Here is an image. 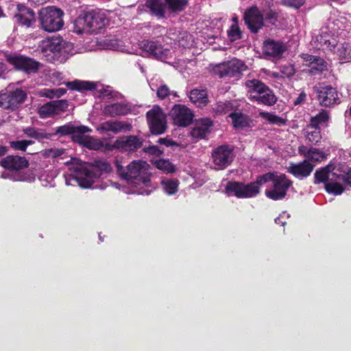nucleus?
I'll use <instances>...</instances> for the list:
<instances>
[{
	"label": "nucleus",
	"instance_id": "774afa93",
	"mask_svg": "<svg viewBox=\"0 0 351 351\" xmlns=\"http://www.w3.org/2000/svg\"><path fill=\"white\" fill-rule=\"evenodd\" d=\"M48 0H32V1L38 3V4H43L47 2Z\"/></svg>",
	"mask_w": 351,
	"mask_h": 351
},
{
	"label": "nucleus",
	"instance_id": "aec40b11",
	"mask_svg": "<svg viewBox=\"0 0 351 351\" xmlns=\"http://www.w3.org/2000/svg\"><path fill=\"white\" fill-rule=\"evenodd\" d=\"M171 117L174 124L180 127L189 125L193 120L191 110L183 105H176L171 110Z\"/></svg>",
	"mask_w": 351,
	"mask_h": 351
},
{
	"label": "nucleus",
	"instance_id": "8fccbe9b",
	"mask_svg": "<svg viewBox=\"0 0 351 351\" xmlns=\"http://www.w3.org/2000/svg\"><path fill=\"white\" fill-rule=\"evenodd\" d=\"M337 182H345L346 184L351 186V168L344 173L338 175Z\"/></svg>",
	"mask_w": 351,
	"mask_h": 351
},
{
	"label": "nucleus",
	"instance_id": "f8f14e48",
	"mask_svg": "<svg viewBox=\"0 0 351 351\" xmlns=\"http://www.w3.org/2000/svg\"><path fill=\"white\" fill-rule=\"evenodd\" d=\"M8 62L14 66L18 71H21L27 74L35 73L38 69L40 64L34 60L22 55H9L6 57Z\"/></svg>",
	"mask_w": 351,
	"mask_h": 351
},
{
	"label": "nucleus",
	"instance_id": "de8ad7c7",
	"mask_svg": "<svg viewBox=\"0 0 351 351\" xmlns=\"http://www.w3.org/2000/svg\"><path fill=\"white\" fill-rule=\"evenodd\" d=\"M227 36L230 42H235L241 38V30L239 25H230V29L227 30Z\"/></svg>",
	"mask_w": 351,
	"mask_h": 351
},
{
	"label": "nucleus",
	"instance_id": "a878e982",
	"mask_svg": "<svg viewBox=\"0 0 351 351\" xmlns=\"http://www.w3.org/2000/svg\"><path fill=\"white\" fill-rule=\"evenodd\" d=\"M316 41L324 49L333 51L337 45V39L334 34H331L328 27L321 29L320 34L316 36Z\"/></svg>",
	"mask_w": 351,
	"mask_h": 351
},
{
	"label": "nucleus",
	"instance_id": "dca6fc26",
	"mask_svg": "<svg viewBox=\"0 0 351 351\" xmlns=\"http://www.w3.org/2000/svg\"><path fill=\"white\" fill-rule=\"evenodd\" d=\"M90 132L91 130L89 128H82L71 132L69 135H71V139L76 143L90 149L97 150L101 147V143L99 140L90 136L88 134Z\"/></svg>",
	"mask_w": 351,
	"mask_h": 351
},
{
	"label": "nucleus",
	"instance_id": "5fc2aeb1",
	"mask_svg": "<svg viewBox=\"0 0 351 351\" xmlns=\"http://www.w3.org/2000/svg\"><path fill=\"white\" fill-rule=\"evenodd\" d=\"M263 18H265V19H266V21H268V23L271 24V25H275V24H276L277 14L276 12L271 10L267 12L266 14L263 15Z\"/></svg>",
	"mask_w": 351,
	"mask_h": 351
},
{
	"label": "nucleus",
	"instance_id": "0e129e2a",
	"mask_svg": "<svg viewBox=\"0 0 351 351\" xmlns=\"http://www.w3.org/2000/svg\"><path fill=\"white\" fill-rule=\"evenodd\" d=\"M7 152V148L5 146L0 145V156L5 155Z\"/></svg>",
	"mask_w": 351,
	"mask_h": 351
},
{
	"label": "nucleus",
	"instance_id": "a211bd4d",
	"mask_svg": "<svg viewBox=\"0 0 351 351\" xmlns=\"http://www.w3.org/2000/svg\"><path fill=\"white\" fill-rule=\"evenodd\" d=\"M64 45H72V43L63 40L60 36H53L41 40L39 49L44 58L51 59V53Z\"/></svg>",
	"mask_w": 351,
	"mask_h": 351
},
{
	"label": "nucleus",
	"instance_id": "6ab92c4d",
	"mask_svg": "<svg viewBox=\"0 0 351 351\" xmlns=\"http://www.w3.org/2000/svg\"><path fill=\"white\" fill-rule=\"evenodd\" d=\"M67 101L65 99L55 100L47 102L41 106L38 110V114L42 119H45L56 114H59L66 110Z\"/></svg>",
	"mask_w": 351,
	"mask_h": 351
},
{
	"label": "nucleus",
	"instance_id": "13d9d810",
	"mask_svg": "<svg viewBox=\"0 0 351 351\" xmlns=\"http://www.w3.org/2000/svg\"><path fill=\"white\" fill-rule=\"evenodd\" d=\"M300 58L302 60H304V62L307 63L315 62L317 60H323L317 56H313L308 53H303L300 55Z\"/></svg>",
	"mask_w": 351,
	"mask_h": 351
},
{
	"label": "nucleus",
	"instance_id": "603ef678",
	"mask_svg": "<svg viewBox=\"0 0 351 351\" xmlns=\"http://www.w3.org/2000/svg\"><path fill=\"white\" fill-rule=\"evenodd\" d=\"M282 5L288 8H293L295 9H299L302 5H304L303 0H284L282 1Z\"/></svg>",
	"mask_w": 351,
	"mask_h": 351
},
{
	"label": "nucleus",
	"instance_id": "3c124183",
	"mask_svg": "<svg viewBox=\"0 0 351 351\" xmlns=\"http://www.w3.org/2000/svg\"><path fill=\"white\" fill-rule=\"evenodd\" d=\"M170 95V90L165 84H162L157 88V97L164 99Z\"/></svg>",
	"mask_w": 351,
	"mask_h": 351
},
{
	"label": "nucleus",
	"instance_id": "c85d7f7f",
	"mask_svg": "<svg viewBox=\"0 0 351 351\" xmlns=\"http://www.w3.org/2000/svg\"><path fill=\"white\" fill-rule=\"evenodd\" d=\"M19 14H16L17 22L22 26L29 27L35 23V15L32 10L23 5H19Z\"/></svg>",
	"mask_w": 351,
	"mask_h": 351
},
{
	"label": "nucleus",
	"instance_id": "6e6552de",
	"mask_svg": "<svg viewBox=\"0 0 351 351\" xmlns=\"http://www.w3.org/2000/svg\"><path fill=\"white\" fill-rule=\"evenodd\" d=\"M1 166L8 171L1 173V178L10 179L14 182H21L24 178L17 171L26 168L27 161L24 157L8 156L1 160Z\"/></svg>",
	"mask_w": 351,
	"mask_h": 351
},
{
	"label": "nucleus",
	"instance_id": "ea45409f",
	"mask_svg": "<svg viewBox=\"0 0 351 351\" xmlns=\"http://www.w3.org/2000/svg\"><path fill=\"white\" fill-rule=\"evenodd\" d=\"M188 1L186 0H166L167 7L171 12H179L184 10Z\"/></svg>",
	"mask_w": 351,
	"mask_h": 351
},
{
	"label": "nucleus",
	"instance_id": "c03bdc74",
	"mask_svg": "<svg viewBox=\"0 0 351 351\" xmlns=\"http://www.w3.org/2000/svg\"><path fill=\"white\" fill-rule=\"evenodd\" d=\"M310 67V73L315 74L326 70V62L324 60H317V62H308Z\"/></svg>",
	"mask_w": 351,
	"mask_h": 351
},
{
	"label": "nucleus",
	"instance_id": "2eb2a0df",
	"mask_svg": "<svg viewBox=\"0 0 351 351\" xmlns=\"http://www.w3.org/2000/svg\"><path fill=\"white\" fill-rule=\"evenodd\" d=\"M244 23L251 33L256 34L264 27V17L258 7L252 5L244 12Z\"/></svg>",
	"mask_w": 351,
	"mask_h": 351
},
{
	"label": "nucleus",
	"instance_id": "f3484780",
	"mask_svg": "<svg viewBox=\"0 0 351 351\" xmlns=\"http://www.w3.org/2000/svg\"><path fill=\"white\" fill-rule=\"evenodd\" d=\"M232 149L227 145L219 146L211 153L213 163L216 169H223L228 166L232 161Z\"/></svg>",
	"mask_w": 351,
	"mask_h": 351
},
{
	"label": "nucleus",
	"instance_id": "bb28decb",
	"mask_svg": "<svg viewBox=\"0 0 351 351\" xmlns=\"http://www.w3.org/2000/svg\"><path fill=\"white\" fill-rule=\"evenodd\" d=\"M75 54V48L73 44H66L61 47L60 49L53 51L51 54L52 59H45L47 62L56 64L64 63L66 61L67 58Z\"/></svg>",
	"mask_w": 351,
	"mask_h": 351
},
{
	"label": "nucleus",
	"instance_id": "49530a36",
	"mask_svg": "<svg viewBox=\"0 0 351 351\" xmlns=\"http://www.w3.org/2000/svg\"><path fill=\"white\" fill-rule=\"evenodd\" d=\"M23 134H26L27 136L33 138L37 140H43L46 138V134L39 132L36 128L27 127L23 128Z\"/></svg>",
	"mask_w": 351,
	"mask_h": 351
},
{
	"label": "nucleus",
	"instance_id": "a18cd8bd",
	"mask_svg": "<svg viewBox=\"0 0 351 351\" xmlns=\"http://www.w3.org/2000/svg\"><path fill=\"white\" fill-rule=\"evenodd\" d=\"M155 165H156L157 169H159L166 173H171L175 171V169H173V165H172L171 162H170L168 160H158L156 162H155Z\"/></svg>",
	"mask_w": 351,
	"mask_h": 351
},
{
	"label": "nucleus",
	"instance_id": "9d476101",
	"mask_svg": "<svg viewBox=\"0 0 351 351\" xmlns=\"http://www.w3.org/2000/svg\"><path fill=\"white\" fill-rule=\"evenodd\" d=\"M147 125L150 128L151 134L160 135L164 134L167 130V116L158 106H154L150 110L146 112Z\"/></svg>",
	"mask_w": 351,
	"mask_h": 351
},
{
	"label": "nucleus",
	"instance_id": "4be33fe9",
	"mask_svg": "<svg viewBox=\"0 0 351 351\" xmlns=\"http://www.w3.org/2000/svg\"><path fill=\"white\" fill-rule=\"evenodd\" d=\"M286 51V45L279 40L267 39L263 43V54L267 57L278 60Z\"/></svg>",
	"mask_w": 351,
	"mask_h": 351
},
{
	"label": "nucleus",
	"instance_id": "09e8293b",
	"mask_svg": "<svg viewBox=\"0 0 351 351\" xmlns=\"http://www.w3.org/2000/svg\"><path fill=\"white\" fill-rule=\"evenodd\" d=\"M32 144V141L21 140L17 141H11L10 147L16 150L25 152L27 149V146L31 145Z\"/></svg>",
	"mask_w": 351,
	"mask_h": 351
},
{
	"label": "nucleus",
	"instance_id": "c756f323",
	"mask_svg": "<svg viewBox=\"0 0 351 351\" xmlns=\"http://www.w3.org/2000/svg\"><path fill=\"white\" fill-rule=\"evenodd\" d=\"M329 122V112L321 110L317 114L310 118L309 125L306 128H324L328 126Z\"/></svg>",
	"mask_w": 351,
	"mask_h": 351
},
{
	"label": "nucleus",
	"instance_id": "4468645a",
	"mask_svg": "<svg viewBox=\"0 0 351 351\" xmlns=\"http://www.w3.org/2000/svg\"><path fill=\"white\" fill-rule=\"evenodd\" d=\"M316 98L320 106L324 108H332L340 104L339 93L331 86H320L316 88Z\"/></svg>",
	"mask_w": 351,
	"mask_h": 351
},
{
	"label": "nucleus",
	"instance_id": "2f4dec72",
	"mask_svg": "<svg viewBox=\"0 0 351 351\" xmlns=\"http://www.w3.org/2000/svg\"><path fill=\"white\" fill-rule=\"evenodd\" d=\"M247 98L252 101H256L265 106H270L276 103V97L272 92L265 93L248 94Z\"/></svg>",
	"mask_w": 351,
	"mask_h": 351
},
{
	"label": "nucleus",
	"instance_id": "423d86ee",
	"mask_svg": "<svg viewBox=\"0 0 351 351\" xmlns=\"http://www.w3.org/2000/svg\"><path fill=\"white\" fill-rule=\"evenodd\" d=\"M338 175L334 172V166L330 164L315 171L314 174L315 184L324 183L327 193L339 195L343 191V188L339 182L336 181Z\"/></svg>",
	"mask_w": 351,
	"mask_h": 351
},
{
	"label": "nucleus",
	"instance_id": "473e14b6",
	"mask_svg": "<svg viewBox=\"0 0 351 351\" xmlns=\"http://www.w3.org/2000/svg\"><path fill=\"white\" fill-rule=\"evenodd\" d=\"M127 113V106L121 103L110 104L106 105L104 109H103V114L110 117L125 115Z\"/></svg>",
	"mask_w": 351,
	"mask_h": 351
},
{
	"label": "nucleus",
	"instance_id": "b1692460",
	"mask_svg": "<svg viewBox=\"0 0 351 351\" xmlns=\"http://www.w3.org/2000/svg\"><path fill=\"white\" fill-rule=\"evenodd\" d=\"M212 121L208 118H201L196 121L191 130V136L196 140L204 139L211 130Z\"/></svg>",
	"mask_w": 351,
	"mask_h": 351
},
{
	"label": "nucleus",
	"instance_id": "39448f33",
	"mask_svg": "<svg viewBox=\"0 0 351 351\" xmlns=\"http://www.w3.org/2000/svg\"><path fill=\"white\" fill-rule=\"evenodd\" d=\"M105 25V15L100 11L91 10L81 14L73 23V32L82 34L91 33Z\"/></svg>",
	"mask_w": 351,
	"mask_h": 351
},
{
	"label": "nucleus",
	"instance_id": "69168bd1",
	"mask_svg": "<svg viewBox=\"0 0 351 351\" xmlns=\"http://www.w3.org/2000/svg\"><path fill=\"white\" fill-rule=\"evenodd\" d=\"M6 70V68L5 67V65L0 62V76H1L3 73H5V71Z\"/></svg>",
	"mask_w": 351,
	"mask_h": 351
},
{
	"label": "nucleus",
	"instance_id": "f257e3e1",
	"mask_svg": "<svg viewBox=\"0 0 351 351\" xmlns=\"http://www.w3.org/2000/svg\"><path fill=\"white\" fill-rule=\"evenodd\" d=\"M111 171V166L104 160H96L90 165H77L74 173L66 175V184L77 185L83 189H99L103 190L104 186L94 184L95 180L101 177L104 173Z\"/></svg>",
	"mask_w": 351,
	"mask_h": 351
},
{
	"label": "nucleus",
	"instance_id": "79ce46f5",
	"mask_svg": "<svg viewBox=\"0 0 351 351\" xmlns=\"http://www.w3.org/2000/svg\"><path fill=\"white\" fill-rule=\"evenodd\" d=\"M82 128H88L85 125H75L72 123H66L56 128V134L61 136L69 135Z\"/></svg>",
	"mask_w": 351,
	"mask_h": 351
},
{
	"label": "nucleus",
	"instance_id": "1a4fd4ad",
	"mask_svg": "<svg viewBox=\"0 0 351 351\" xmlns=\"http://www.w3.org/2000/svg\"><path fill=\"white\" fill-rule=\"evenodd\" d=\"M226 193L239 199L254 197L259 193V185L254 182L245 184L241 182H230L226 185Z\"/></svg>",
	"mask_w": 351,
	"mask_h": 351
},
{
	"label": "nucleus",
	"instance_id": "f03ea898",
	"mask_svg": "<svg viewBox=\"0 0 351 351\" xmlns=\"http://www.w3.org/2000/svg\"><path fill=\"white\" fill-rule=\"evenodd\" d=\"M176 44L183 48L189 47L191 46V35L186 32H182L178 35L169 34V36L162 38V41L144 40L141 43V49L152 58L167 62L172 58L171 48Z\"/></svg>",
	"mask_w": 351,
	"mask_h": 351
},
{
	"label": "nucleus",
	"instance_id": "680f3d73",
	"mask_svg": "<svg viewBox=\"0 0 351 351\" xmlns=\"http://www.w3.org/2000/svg\"><path fill=\"white\" fill-rule=\"evenodd\" d=\"M149 153L159 156L161 154V151L156 146H152L149 147Z\"/></svg>",
	"mask_w": 351,
	"mask_h": 351
},
{
	"label": "nucleus",
	"instance_id": "20e7f679",
	"mask_svg": "<svg viewBox=\"0 0 351 351\" xmlns=\"http://www.w3.org/2000/svg\"><path fill=\"white\" fill-rule=\"evenodd\" d=\"M256 182L260 186L270 182L265 194L267 197L276 201L286 197L287 191L291 185V180L287 179L285 174H277L276 173H267L260 176L256 179Z\"/></svg>",
	"mask_w": 351,
	"mask_h": 351
},
{
	"label": "nucleus",
	"instance_id": "58836bf2",
	"mask_svg": "<svg viewBox=\"0 0 351 351\" xmlns=\"http://www.w3.org/2000/svg\"><path fill=\"white\" fill-rule=\"evenodd\" d=\"M260 116L268 121V123L277 126H282L286 123V120L273 113L261 112Z\"/></svg>",
	"mask_w": 351,
	"mask_h": 351
},
{
	"label": "nucleus",
	"instance_id": "9b49d317",
	"mask_svg": "<svg viewBox=\"0 0 351 351\" xmlns=\"http://www.w3.org/2000/svg\"><path fill=\"white\" fill-rule=\"evenodd\" d=\"M245 69V64L240 60L233 59L229 62L219 64L214 68V74L219 77H234Z\"/></svg>",
	"mask_w": 351,
	"mask_h": 351
},
{
	"label": "nucleus",
	"instance_id": "e2e57ef3",
	"mask_svg": "<svg viewBox=\"0 0 351 351\" xmlns=\"http://www.w3.org/2000/svg\"><path fill=\"white\" fill-rule=\"evenodd\" d=\"M304 99H305V94H304V93L300 94V97H298V98H297V100H295V104L298 105V104H300V102H302Z\"/></svg>",
	"mask_w": 351,
	"mask_h": 351
},
{
	"label": "nucleus",
	"instance_id": "4d7b16f0",
	"mask_svg": "<svg viewBox=\"0 0 351 351\" xmlns=\"http://www.w3.org/2000/svg\"><path fill=\"white\" fill-rule=\"evenodd\" d=\"M39 95L42 97H48L49 99L57 97V95L53 93L51 88L41 89V90L39 91Z\"/></svg>",
	"mask_w": 351,
	"mask_h": 351
},
{
	"label": "nucleus",
	"instance_id": "72a5a7b5",
	"mask_svg": "<svg viewBox=\"0 0 351 351\" xmlns=\"http://www.w3.org/2000/svg\"><path fill=\"white\" fill-rule=\"evenodd\" d=\"M145 6L150 10L151 14L158 19L164 18L167 8L162 0H146Z\"/></svg>",
	"mask_w": 351,
	"mask_h": 351
},
{
	"label": "nucleus",
	"instance_id": "052dcab7",
	"mask_svg": "<svg viewBox=\"0 0 351 351\" xmlns=\"http://www.w3.org/2000/svg\"><path fill=\"white\" fill-rule=\"evenodd\" d=\"M52 90V92H53V94L57 95V98L61 97L62 95L66 93V90L64 88H51Z\"/></svg>",
	"mask_w": 351,
	"mask_h": 351
},
{
	"label": "nucleus",
	"instance_id": "7ed1b4c3",
	"mask_svg": "<svg viewBox=\"0 0 351 351\" xmlns=\"http://www.w3.org/2000/svg\"><path fill=\"white\" fill-rule=\"evenodd\" d=\"M115 165L119 175L121 178L126 180L127 182L137 185L148 186L149 183V173L148 172L149 165L146 162L142 160H134L125 168L121 165L119 161L116 160Z\"/></svg>",
	"mask_w": 351,
	"mask_h": 351
},
{
	"label": "nucleus",
	"instance_id": "ddd939ff",
	"mask_svg": "<svg viewBox=\"0 0 351 351\" xmlns=\"http://www.w3.org/2000/svg\"><path fill=\"white\" fill-rule=\"evenodd\" d=\"M25 92L16 88L14 91H6L0 95V107L5 110H14L25 100Z\"/></svg>",
	"mask_w": 351,
	"mask_h": 351
},
{
	"label": "nucleus",
	"instance_id": "5701e85b",
	"mask_svg": "<svg viewBox=\"0 0 351 351\" xmlns=\"http://www.w3.org/2000/svg\"><path fill=\"white\" fill-rule=\"evenodd\" d=\"M315 167V165L304 160L297 163H290L287 167V171L298 179L305 178L308 176Z\"/></svg>",
	"mask_w": 351,
	"mask_h": 351
},
{
	"label": "nucleus",
	"instance_id": "37998d69",
	"mask_svg": "<svg viewBox=\"0 0 351 351\" xmlns=\"http://www.w3.org/2000/svg\"><path fill=\"white\" fill-rule=\"evenodd\" d=\"M337 56L339 57L340 60L348 62L350 60V48L348 44H343L337 49Z\"/></svg>",
	"mask_w": 351,
	"mask_h": 351
},
{
	"label": "nucleus",
	"instance_id": "a19ab883",
	"mask_svg": "<svg viewBox=\"0 0 351 351\" xmlns=\"http://www.w3.org/2000/svg\"><path fill=\"white\" fill-rule=\"evenodd\" d=\"M321 128H306V139L312 144H316L321 141V133L319 132Z\"/></svg>",
	"mask_w": 351,
	"mask_h": 351
},
{
	"label": "nucleus",
	"instance_id": "864d4df0",
	"mask_svg": "<svg viewBox=\"0 0 351 351\" xmlns=\"http://www.w3.org/2000/svg\"><path fill=\"white\" fill-rule=\"evenodd\" d=\"M216 112L220 114H226L230 110V103L219 102L216 105Z\"/></svg>",
	"mask_w": 351,
	"mask_h": 351
},
{
	"label": "nucleus",
	"instance_id": "393cba45",
	"mask_svg": "<svg viewBox=\"0 0 351 351\" xmlns=\"http://www.w3.org/2000/svg\"><path fill=\"white\" fill-rule=\"evenodd\" d=\"M141 146V141L135 136H123L114 143V147L122 152H134Z\"/></svg>",
	"mask_w": 351,
	"mask_h": 351
},
{
	"label": "nucleus",
	"instance_id": "f704fd0d",
	"mask_svg": "<svg viewBox=\"0 0 351 351\" xmlns=\"http://www.w3.org/2000/svg\"><path fill=\"white\" fill-rule=\"evenodd\" d=\"M232 124L236 129L244 130L252 127V121L246 114L241 112H232L230 114Z\"/></svg>",
	"mask_w": 351,
	"mask_h": 351
},
{
	"label": "nucleus",
	"instance_id": "cd10ccee",
	"mask_svg": "<svg viewBox=\"0 0 351 351\" xmlns=\"http://www.w3.org/2000/svg\"><path fill=\"white\" fill-rule=\"evenodd\" d=\"M300 154L306 157V160L313 162H319L326 159L324 153L314 147H307L306 145H302L298 147Z\"/></svg>",
	"mask_w": 351,
	"mask_h": 351
},
{
	"label": "nucleus",
	"instance_id": "0eeeda50",
	"mask_svg": "<svg viewBox=\"0 0 351 351\" xmlns=\"http://www.w3.org/2000/svg\"><path fill=\"white\" fill-rule=\"evenodd\" d=\"M62 10L48 6L39 12V21L41 29L47 32H56L62 27Z\"/></svg>",
	"mask_w": 351,
	"mask_h": 351
},
{
	"label": "nucleus",
	"instance_id": "e433bc0d",
	"mask_svg": "<svg viewBox=\"0 0 351 351\" xmlns=\"http://www.w3.org/2000/svg\"><path fill=\"white\" fill-rule=\"evenodd\" d=\"M191 102L198 107L205 106L207 104V94L204 89L195 88L190 93Z\"/></svg>",
	"mask_w": 351,
	"mask_h": 351
},
{
	"label": "nucleus",
	"instance_id": "412c9836",
	"mask_svg": "<svg viewBox=\"0 0 351 351\" xmlns=\"http://www.w3.org/2000/svg\"><path fill=\"white\" fill-rule=\"evenodd\" d=\"M131 130L130 123L117 120H107L97 127V131L101 133L110 132L118 134L120 132H129Z\"/></svg>",
	"mask_w": 351,
	"mask_h": 351
},
{
	"label": "nucleus",
	"instance_id": "7c9ffc66",
	"mask_svg": "<svg viewBox=\"0 0 351 351\" xmlns=\"http://www.w3.org/2000/svg\"><path fill=\"white\" fill-rule=\"evenodd\" d=\"M245 87L246 95L272 92L264 83L255 79L246 80Z\"/></svg>",
	"mask_w": 351,
	"mask_h": 351
},
{
	"label": "nucleus",
	"instance_id": "6e6d98bb",
	"mask_svg": "<svg viewBox=\"0 0 351 351\" xmlns=\"http://www.w3.org/2000/svg\"><path fill=\"white\" fill-rule=\"evenodd\" d=\"M281 73L285 75L286 77H291L294 75V68L291 64L285 65L281 67Z\"/></svg>",
	"mask_w": 351,
	"mask_h": 351
},
{
	"label": "nucleus",
	"instance_id": "4c0bfd02",
	"mask_svg": "<svg viewBox=\"0 0 351 351\" xmlns=\"http://www.w3.org/2000/svg\"><path fill=\"white\" fill-rule=\"evenodd\" d=\"M162 189L168 195H172L177 192L178 188V180L177 179L163 178L160 181Z\"/></svg>",
	"mask_w": 351,
	"mask_h": 351
},
{
	"label": "nucleus",
	"instance_id": "338daca9",
	"mask_svg": "<svg viewBox=\"0 0 351 351\" xmlns=\"http://www.w3.org/2000/svg\"><path fill=\"white\" fill-rule=\"evenodd\" d=\"M230 25L239 26V25L237 24V16H233V18H232V25Z\"/></svg>",
	"mask_w": 351,
	"mask_h": 351
},
{
	"label": "nucleus",
	"instance_id": "bf43d9fd",
	"mask_svg": "<svg viewBox=\"0 0 351 351\" xmlns=\"http://www.w3.org/2000/svg\"><path fill=\"white\" fill-rule=\"evenodd\" d=\"M289 217V215L286 212H284L276 219V223L280 224L281 226H285L286 224L285 219H288Z\"/></svg>",
	"mask_w": 351,
	"mask_h": 351
},
{
	"label": "nucleus",
	"instance_id": "c9c22d12",
	"mask_svg": "<svg viewBox=\"0 0 351 351\" xmlns=\"http://www.w3.org/2000/svg\"><path fill=\"white\" fill-rule=\"evenodd\" d=\"M66 86L76 91H86L97 89V84L90 81L75 80L66 82Z\"/></svg>",
	"mask_w": 351,
	"mask_h": 351
}]
</instances>
